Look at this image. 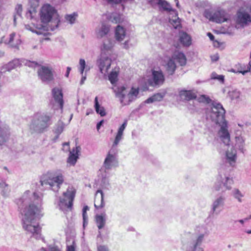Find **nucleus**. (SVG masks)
I'll return each mask as SVG.
<instances>
[{"instance_id":"1","label":"nucleus","mask_w":251,"mask_h":251,"mask_svg":"<svg viewBox=\"0 0 251 251\" xmlns=\"http://www.w3.org/2000/svg\"><path fill=\"white\" fill-rule=\"evenodd\" d=\"M33 200L28 201L24 195L20 199L18 204L20 212L23 216L22 225L24 229L34 235L40 234L41 227L34 221L40 218L42 210V200L36 193L33 194Z\"/></svg>"},{"instance_id":"2","label":"nucleus","mask_w":251,"mask_h":251,"mask_svg":"<svg viewBox=\"0 0 251 251\" xmlns=\"http://www.w3.org/2000/svg\"><path fill=\"white\" fill-rule=\"evenodd\" d=\"M40 18L43 24L32 25H25V28L32 32L36 33L38 35H45L49 30V23H52V18H55L54 22L57 24L59 20L56 10L50 5L48 4H44L41 8L40 11Z\"/></svg>"},{"instance_id":"3","label":"nucleus","mask_w":251,"mask_h":251,"mask_svg":"<svg viewBox=\"0 0 251 251\" xmlns=\"http://www.w3.org/2000/svg\"><path fill=\"white\" fill-rule=\"evenodd\" d=\"M225 110L220 103L213 104L211 107L210 117L211 120L221 126L219 131L220 138L225 145L230 142V134L227 130V122L225 119Z\"/></svg>"},{"instance_id":"4","label":"nucleus","mask_w":251,"mask_h":251,"mask_svg":"<svg viewBox=\"0 0 251 251\" xmlns=\"http://www.w3.org/2000/svg\"><path fill=\"white\" fill-rule=\"evenodd\" d=\"M113 84L116 96L120 99L121 103L123 105L129 104L135 100L139 94L140 89L138 87L132 86L130 87L127 84L116 86L115 84L119 79H109Z\"/></svg>"},{"instance_id":"5","label":"nucleus","mask_w":251,"mask_h":251,"mask_svg":"<svg viewBox=\"0 0 251 251\" xmlns=\"http://www.w3.org/2000/svg\"><path fill=\"white\" fill-rule=\"evenodd\" d=\"M76 194L75 189L72 186H69L66 192L63 193V198L59 200L60 204L71 210Z\"/></svg>"},{"instance_id":"6","label":"nucleus","mask_w":251,"mask_h":251,"mask_svg":"<svg viewBox=\"0 0 251 251\" xmlns=\"http://www.w3.org/2000/svg\"><path fill=\"white\" fill-rule=\"evenodd\" d=\"M51 117L49 115H44L39 117L38 119V123L35 121H32L30 125V128L36 130L38 132H43L51 124Z\"/></svg>"},{"instance_id":"7","label":"nucleus","mask_w":251,"mask_h":251,"mask_svg":"<svg viewBox=\"0 0 251 251\" xmlns=\"http://www.w3.org/2000/svg\"><path fill=\"white\" fill-rule=\"evenodd\" d=\"M40 182L42 186L49 184L53 190V187L56 185V191H58L60 188V185L64 182V176L61 173H56L52 176H50L47 178L41 180Z\"/></svg>"},{"instance_id":"8","label":"nucleus","mask_w":251,"mask_h":251,"mask_svg":"<svg viewBox=\"0 0 251 251\" xmlns=\"http://www.w3.org/2000/svg\"><path fill=\"white\" fill-rule=\"evenodd\" d=\"M235 23L237 28L248 26L251 24V16L245 10L240 9L237 13Z\"/></svg>"},{"instance_id":"9","label":"nucleus","mask_w":251,"mask_h":251,"mask_svg":"<svg viewBox=\"0 0 251 251\" xmlns=\"http://www.w3.org/2000/svg\"><path fill=\"white\" fill-rule=\"evenodd\" d=\"M112 63L111 59L108 56V54H100L97 59V64L99 67L100 72L104 76H107L108 71L110 68Z\"/></svg>"},{"instance_id":"10","label":"nucleus","mask_w":251,"mask_h":251,"mask_svg":"<svg viewBox=\"0 0 251 251\" xmlns=\"http://www.w3.org/2000/svg\"><path fill=\"white\" fill-rule=\"evenodd\" d=\"M205 16L209 20L221 23L227 21L229 19V16L224 10H219L216 11L213 14L209 11L205 12Z\"/></svg>"},{"instance_id":"11","label":"nucleus","mask_w":251,"mask_h":251,"mask_svg":"<svg viewBox=\"0 0 251 251\" xmlns=\"http://www.w3.org/2000/svg\"><path fill=\"white\" fill-rule=\"evenodd\" d=\"M115 45V41L111 38H107L103 40L100 47V53L109 54L111 52Z\"/></svg>"},{"instance_id":"12","label":"nucleus","mask_w":251,"mask_h":251,"mask_svg":"<svg viewBox=\"0 0 251 251\" xmlns=\"http://www.w3.org/2000/svg\"><path fill=\"white\" fill-rule=\"evenodd\" d=\"M91 67L86 64L84 59L80 58L77 65V69L80 75L81 78H86L87 73L90 70Z\"/></svg>"},{"instance_id":"13","label":"nucleus","mask_w":251,"mask_h":251,"mask_svg":"<svg viewBox=\"0 0 251 251\" xmlns=\"http://www.w3.org/2000/svg\"><path fill=\"white\" fill-rule=\"evenodd\" d=\"M110 26L104 23H102L97 28L96 34L98 38H102L106 36L110 31Z\"/></svg>"},{"instance_id":"14","label":"nucleus","mask_w":251,"mask_h":251,"mask_svg":"<svg viewBox=\"0 0 251 251\" xmlns=\"http://www.w3.org/2000/svg\"><path fill=\"white\" fill-rule=\"evenodd\" d=\"M103 197L104 194L102 190H97L95 194L94 201V206L96 209H101L104 206Z\"/></svg>"},{"instance_id":"15","label":"nucleus","mask_w":251,"mask_h":251,"mask_svg":"<svg viewBox=\"0 0 251 251\" xmlns=\"http://www.w3.org/2000/svg\"><path fill=\"white\" fill-rule=\"evenodd\" d=\"M80 147L76 146L73 148L70 152L69 156L67 159V162L72 165H75L78 158L79 153L80 151Z\"/></svg>"},{"instance_id":"16","label":"nucleus","mask_w":251,"mask_h":251,"mask_svg":"<svg viewBox=\"0 0 251 251\" xmlns=\"http://www.w3.org/2000/svg\"><path fill=\"white\" fill-rule=\"evenodd\" d=\"M39 76L44 78H50L53 76V70L51 67L42 66L38 70Z\"/></svg>"},{"instance_id":"17","label":"nucleus","mask_w":251,"mask_h":251,"mask_svg":"<svg viewBox=\"0 0 251 251\" xmlns=\"http://www.w3.org/2000/svg\"><path fill=\"white\" fill-rule=\"evenodd\" d=\"M179 96L181 100L187 101L196 99L197 98L196 93L193 90H181L179 92Z\"/></svg>"},{"instance_id":"18","label":"nucleus","mask_w":251,"mask_h":251,"mask_svg":"<svg viewBox=\"0 0 251 251\" xmlns=\"http://www.w3.org/2000/svg\"><path fill=\"white\" fill-rule=\"evenodd\" d=\"M172 59L175 62H176L181 66H184L186 64L187 59L184 54L181 52H175L171 57Z\"/></svg>"},{"instance_id":"19","label":"nucleus","mask_w":251,"mask_h":251,"mask_svg":"<svg viewBox=\"0 0 251 251\" xmlns=\"http://www.w3.org/2000/svg\"><path fill=\"white\" fill-rule=\"evenodd\" d=\"M52 93L55 101L59 104L60 108L62 109L64 104L62 90L59 88H54L52 89Z\"/></svg>"},{"instance_id":"20","label":"nucleus","mask_w":251,"mask_h":251,"mask_svg":"<svg viewBox=\"0 0 251 251\" xmlns=\"http://www.w3.org/2000/svg\"><path fill=\"white\" fill-rule=\"evenodd\" d=\"M39 0H29L30 9L26 14L27 18L32 19L36 13V9L39 6Z\"/></svg>"},{"instance_id":"21","label":"nucleus","mask_w":251,"mask_h":251,"mask_svg":"<svg viewBox=\"0 0 251 251\" xmlns=\"http://www.w3.org/2000/svg\"><path fill=\"white\" fill-rule=\"evenodd\" d=\"M126 36V30L125 28L118 25L115 29L114 37L118 42L123 41Z\"/></svg>"},{"instance_id":"22","label":"nucleus","mask_w":251,"mask_h":251,"mask_svg":"<svg viewBox=\"0 0 251 251\" xmlns=\"http://www.w3.org/2000/svg\"><path fill=\"white\" fill-rule=\"evenodd\" d=\"M4 42L6 44L14 48H17L21 43L20 37L16 35L15 33L10 34L8 39L5 40Z\"/></svg>"},{"instance_id":"23","label":"nucleus","mask_w":251,"mask_h":251,"mask_svg":"<svg viewBox=\"0 0 251 251\" xmlns=\"http://www.w3.org/2000/svg\"><path fill=\"white\" fill-rule=\"evenodd\" d=\"M251 70V61H250L247 66L243 64H238L236 65L235 68L232 69L231 72L235 73H241L245 75L246 73L249 72Z\"/></svg>"},{"instance_id":"24","label":"nucleus","mask_w":251,"mask_h":251,"mask_svg":"<svg viewBox=\"0 0 251 251\" xmlns=\"http://www.w3.org/2000/svg\"><path fill=\"white\" fill-rule=\"evenodd\" d=\"M149 81L148 83H146L142 87V90L143 91H146L149 90V86H152L153 87H157L160 85H162L164 79H148Z\"/></svg>"},{"instance_id":"25","label":"nucleus","mask_w":251,"mask_h":251,"mask_svg":"<svg viewBox=\"0 0 251 251\" xmlns=\"http://www.w3.org/2000/svg\"><path fill=\"white\" fill-rule=\"evenodd\" d=\"M179 41L185 47H189L191 45V37L185 32H180L179 33Z\"/></svg>"},{"instance_id":"26","label":"nucleus","mask_w":251,"mask_h":251,"mask_svg":"<svg viewBox=\"0 0 251 251\" xmlns=\"http://www.w3.org/2000/svg\"><path fill=\"white\" fill-rule=\"evenodd\" d=\"M150 2L152 4L156 3L160 5L164 10L170 12L171 13H172L173 11H175L172 9L168 2L163 0H150Z\"/></svg>"},{"instance_id":"27","label":"nucleus","mask_w":251,"mask_h":251,"mask_svg":"<svg viewBox=\"0 0 251 251\" xmlns=\"http://www.w3.org/2000/svg\"><path fill=\"white\" fill-rule=\"evenodd\" d=\"M233 181L232 179L228 177H226L225 179H223L222 182L218 181V183L215 187V190L219 191L222 185L225 186L226 189H229L231 188V186L233 184Z\"/></svg>"},{"instance_id":"28","label":"nucleus","mask_w":251,"mask_h":251,"mask_svg":"<svg viewBox=\"0 0 251 251\" xmlns=\"http://www.w3.org/2000/svg\"><path fill=\"white\" fill-rule=\"evenodd\" d=\"M127 125V121H125L121 126L119 128L118 132L115 137L114 141L113 144V147L116 146L119 143L120 141L122 138L124 130H125L126 126Z\"/></svg>"},{"instance_id":"29","label":"nucleus","mask_w":251,"mask_h":251,"mask_svg":"<svg viewBox=\"0 0 251 251\" xmlns=\"http://www.w3.org/2000/svg\"><path fill=\"white\" fill-rule=\"evenodd\" d=\"M226 158L231 166H234L236 159V151L235 149L232 148L228 150L226 153Z\"/></svg>"},{"instance_id":"30","label":"nucleus","mask_w":251,"mask_h":251,"mask_svg":"<svg viewBox=\"0 0 251 251\" xmlns=\"http://www.w3.org/2000/svg\"><path fill=\"white\" fill-rule=\"evenodd\" d=\"M166 92L164 93H157L153 94L151 97L147 99L145 102L147 103H152L155 101H161L165 97Z\"/></svg>"},{"instance_id":"31","label":"nucleus","mask_w":251,"mask_h":251,"mask_svg":"<svg viewBox=\"0 0 251 251\" xmlns=\"http://www.w3.org/2000/svg\"><path fill=\"white\" fill-rule=\"evenodd\" d=\"M173 16L172 17H170L169 22L170 24L174 26L176 29L180 27V21L179 18L177 17V14L176 11H173L172 13Z\"/></svg>"},{"instance_id":"32","label":"nucleus","mask_w":251,"mask_h":251,"mask_svg":"<svg viewBox=\"0 0 251 251\" xmlns=\"http://www.w3.org/2000/svg\"><path fill=\"white\" fill-rule=\"evenodd\" d=\"M115 160V155L108 152L104 161V166L105 168L106 169H110L112 163L114 162Z\"/></svg>"},{"instance_id":"33","label":"nucleus","mask_w":251,"mask_h":251,"mask_svg":"<svg viewBox=\"0 0 251 251\" xmlns=\"http://www.w3.org/2000/svg\"><path fill=\"white\" fill-rule=\"evenodd\" d=\"M176 68V66L175 62L173 61V59H172L171 58L169 59L166 65V69L167 73L170 75H173L174 73Z\"/></svg>"},{"instance_id":"34","label":"nucleus","mask_w":251,"mask_h":251,"mask_svg":"<svg viewBox=\"0 0 251 251\" xmlns=\"http://www.w3.org/2000/svg\"><path fill=\"white\" fill-rule=\"evenodd\" d=\"M95 221L99 229L102 228L104 226L105 224L104 215H97L95 217Z\"/></svg>"},{"instance_id":"35","label":"nucleus","mask_w":251,"mask_h":251,"mask_svg":"<svg viewBox=\"0 0 251 251\" xmlns=\"http://www.w3.org/2000/svg\"><path fill=\"white\" fill-rule=\"evenodd\" d=\"M95 108L96 112L99 114L101 116H104L106 115L105 110L103 107H100L98 101V97L95 99Z\"/></svg>"},{"instance_id":"36","label":"nucleus","mask_w":251,"mask_h":251,"mask_svg":"<svg viewBox=\"0 0 251 251\" xmlns=\"http://www.w3.org/2000/svg\"><path fill=\"white\" fill-rule=\"evenodd\" d=\"M66 251H76V244L74 238L67 240Z\"/></svg>"},{"instance_id":"37","label":"nucleus","mask_w":251,"mask_h":251,"mask_svg":"<svg viewBox=\"0 0 251 251\" xmlns=\"http://www.w3.org/2000/svg\"><path fill=\"white\" fill-rule=\"evenodd\" d=\"M21 65V61L19 59H14L12 61L9 62L6 65V68L8 71H11L12 69H15L20 67Z\"/></svg>"},{"instance_id":"38","label":"nucleus","mask_w":251,"mask_h":251,"mask_svg":"<svg viewBox=\"0 0 251 251\" xmlns=\"http://www.w3.org/2000/svg\"><path fill=\"white\" fill-rule=\"evenodd\" d=\"M150 73L152 74L153 78H163L164 77L163 72L160 69H152Z\"/></svg>"},{"instance_id":"39","label":"nucleus","mask_w":251,"mask_h":251,"mask_svg":"<svg viewBox=\"0 0 251 251\" xmlns=\"http://www.w3.org/2000/svg\"><path fill=\"white\" fill-rule=\"evenodd\" d=\"M203 238V235L201 234L199 236L198 238L197 239L196 242L194 243L193 251H196V250H199V251H203L202 249L200 247H198V245L200 244L202 242V240Z\"/></svg>"},{"instance_id":"40","label":"nucleus","mask_w":251,"mask_h":251,"mask_svg":"<svg viewBox=\"0 0 251 251\" xmlns=\"http://www.w3.org/2000/svg\"><path fill=\"white\" fill-rule=\"evenodd\" d=\"M120 72L119 67H115L112 69V71L107 75L108 76V78H117L118 76L119 73Z\"/></svg>"},{"instance_id":"41","label":"nucleus","mask_w":251,"mask_h":251,"mask_svg":"<svg viewBox=\"0 0 251 251\" xmlns=\"http://www.w3.org/2000/svg\"><path fill=\"white\" fill-rule=\"evenodd\" d=\"M77 17V14L76 13H74L72 14L66 15L65 19L68 23L70 24H73L75 23Z\"/></svg>"},{"instance_id":"42","label":"nucleus","mask_w":251,"mask_h":251,"mask_svg":"<svg viewBox=\"0 0 251 251\" xmlns=\"http://www.w3.org/2000/svg\"><path fill=\"white\" fill-rule=\"evenodd\" d=\"M111 21L116 24L120 23L123 21V19L121 15L114 14L111 17Z\"/></svg>"},{"instance_id":"43","label":"nucleus","mask_w":251,"mask_h":251,"mask_svg":"<svg viewBox=\"0 0 251 251\" xmlns=\"http://www.w3.org/2000/svg\"><path fill=\"white\" fill-rule=\"evenodd\" d=\"M15 9H16V15H15L14 17V21L15 23L16 22V19L17 18V17L18 16L20 17L21 15V13H22V9H23L22 5L20 4L17 5Z\"/></svg>"},{"instance_id":"44","label":"nucleus","mask_w":251,"mask_h":251,"mask_svg":"<svg viewBox=\"0 0 251 251\" xmlns=\"http://www.w3.org/2000/svg\"><path fill=\"white\" fill-rule=\"evenodd\" d=\"M198 101L200 102L209 103H210L211 100L208 97L206 96L205 95H201L198 98Z\"/></svg>"},{"instance_id":"45","label":"nucleus","mask_w":251,"mask_h":251,"mask_svg":"<svg viewBox=\"0 0 251 251\" xmlns=\"http://www.w3.org/2000/svg\"><path fill=\"white\" fill-rule=\"evenodd\" d=\"M89 208L88 206H84L83 208V212H82V216H83V219L84 221V223L87 220V211L88 210Z\"/></svg>"},{"instance_id":"46","label":"nucleus","mask_w":251,"mask_h":251,"mask_svg":"<svg viewBox=\"0 0 251 251\" xmlns=\"http://www.w3.org/2000/svg\"><path fill=\"white\" fill-rule=\"evenodd\" d=\"M25 64L26 66H27L29 67H31V68H35L38 65L37 63H36L35 62L30 61H26Z\"/></svg>"},{"instance_id":"47","label":"nucleus","mask_w":251,"mask_h":251,"mask_svg":"<svg viewBox=\"0 0 251 251\" xmlns=\"http://www.w3.org/2000/svg\"><path fill=\"white\" fill-rule=\"evenodd\" d=\"M235 197L239 201H241V198L242 197V195L240 193V191L238 190H236L235 191V194H234Z\"/></svg>"},{"instance_id":"48","label":"nucleus","mask_w":251,"mask_h":251,"mask_svg":"<svg viewBox=\"0 0 251 251\" xmlns=\"http://www.w3.org/2000/svg\"><path fill=\"white\" fill-rule=\"evenodd\" d=\"M225 76L223 75H218L215 73H213L211 74V78H224Z\"/></svg>"},{"instance_id":"49","label":"nucleus","mask_w":251,"mask_h":251,"mask_svg":"<svg viewBox=\"0 0 251 251\" xmlns=\"http://www.w3.org/2000/svg\"><path fill=\"white\" fill-rule=\"evenodd\" d=\"M98 251H108V249L105 246L100 245L98 247Z\"/></svg>"},{"instance_id":"50","label":"nucleus","mask_w":251,"mask_h":251,"mask_svg":"<svg viewBox=\"0 0 251 251\" xmlns=\"http://www.w3.org/2000/svg\"><path fill=\"white\" fill-rule=\"evenodd\" d=\"M223 201V199L222 198H220L219 199H218L214 203V206H213V209L214 210H215V209H216V208L218 206V205L221 203Z\"/></svg>"},{"instance_id":"51","label":"nucleus","mask_w":251,"mask_h":251,"mask_svg":"<svg viewBox=\"0 0 251 251\" xmlns=\"http://www.w3.org/2000/svg\"><path fill=\"white\" fill-rule=\"evenodd\" d=\"M63 130V126H58L55 129V133L58 135L60 134Z\"/></svg>"},{"instance_id":"52","label":"nucleus","mask_w":251,"mask_h":251,"mask_svg":"<svg viewBox=\"0 0 251 251\" xmlns=\"http://www.w3.org/2000/svg\"><path fill=\"white\" fill-rule=\"evenodd\" d=\"M123 48L127 50L129 48V41L126 40L123 44Z\"/></svg>"},{"instance_id":"53","label":"nucleus","mask_w":251,"mask_h":251,"mask_svg":"<svg viewBox=\"0 0 251 251\" xmlns=\"http://www.w3.org/2000/svg\"><path fill=\"white\" fill-rule=\"evenodd\" d=\"M211 58L213 61H216L219 59V56L218 54H214L211 56Z\"/></svg>"},{"instance_id":"54","label":"nucleus","mask_w":251,"mask_h":251,"mask_svg":"<svg viewBox=\"0 0 251 251\" xmlns=\"http://www.w3.org/2000/svg\"><path fill=\"white\" fill-rule=\"evenodd\" d=\"M108 2L111 3H118L121 2L122 0H107Z\"/></svg>"},{"instance_id":"55","label":"nucleus","mask_w":251,"mask_h":251,"mask_svg":"<svg viewBox=\"0 0 251 251\" xmlns=\"http://www.w3.org/2000/svg\"><path fill=\"white\" fill-rule=\"evenodd\" d=\"M207 36L209 37V38H210V39L211 40L213 41V40H214V35H213L212 34H211V33L208 32V33H207Z\"/></svg>"},{"instance_id":"56","label":"nucleus","mask_w":251,"mask_h":251,"mask_svg":"<svg viewBox=\"0 0 251 251\" xmlns=\"http://www.w3.org/2000/svg\"><path fill=\"white\" fill-rule=\"evenodd\" d=\"M102 123H103V121H100V122H99L97 124V128L98 130H99L100 129V126L102 124Z\"/></svg>"},{"instance_id":"57","label":"nucleus","mask_w":251,"mask_h":251,"mask_svg":"<svg viewBox=\"0 0 251 251\" xmlns=\"http://www.w3.org/2000/svg\"><path fill=\"white\" fill-rule=\"evenodd\" d=\"M63 146H67L68 147V149L70 148V143L69 142H65L62 144Z\"/></svg>"},{"instance_id":"58","label":"nucleus","mask_w":251,"mask_h":251,"mask_svg":"<svg viewBox=\"0 0 251 251\" xmlns=\"http://www.w3.org/2000/svg\"><path fill=\"white\" fill-rule=\"evenodd\" d=\"M50 251H61L57 248H53L51 249Z\"/></svg>"},{"instance_id":"59","label":"nucleus","mask_w":251,"mask_h":251,"mask_svg":"<svg viewBox=\"0 0 251 251\" xmlns=\"http://www.w3.org/2000/svg\"><path fill=\"white\" fill-rule=\"evenodd\" d=\"M233 93H235L236 94V98H238L239 97V94L238 92L234 91Z\"/></svg>"},{"instance_id":"60","label":"nucleus","mask_w":251,"mask_h":251,"mask_svg":"<svg viewBox=\"0 0 251 251\" xmlns=\"http://www.w3.org/2000/svg\"><path fill=\"white\" fill-rule=\"evenodd\" d=\"M175 1L176 2V5L177 7H179V2H178V0H175Z\"/></svg>"},{"instance_id":"61","label":"nucleus","mask_w":251,"mask_h":251,"mask_svg":"<svg viewBox=\"0 0 251 251\" xmlns=\"http://www.w3.org/2000/svg\"><path fill=\"white\" fill-rule=\"evenodd\" d=\"M69 73H70V72L67 71L66 73V75H65V76L67 77H68Z\"/></svg>"},{"instance_id":"62","label":"nucleus","mask_w":251,"mask_h":251,"mask_svg":"<svg viewBox=\"0 0 251 251\" xmlns=\"http://www.w3.org/2000/svg\"><path fill=\"white\" fill-rule=\"evenodd\" d=\"M71 70V68L70 67H68L67 69V71L70 72Z\"/></svg>"},{"instance_id":"63","label":"nucleus","mask_w":251,"mask_h":251,"mask_svg":"<svg viewBox=\"0 0 251 251\" xmlns=\"http://www.w3.org/2000/svg\"><path fill=\"white\" fill-rule=\"evenodd\" d=\"M239 222L241 224H243L244 223V220H239Z\"/></svg>"},{"instance_id":"64","label":"nucleus","mask_w":251,"mask_h":251,"mask_svg":"<svg viewBox=\"0 0 251 251\" xmlns=\"http://www.w3.org/2000/svg\"><path fill=\"white\" fill-rule=\"evenodd\" d=\"M247 232L248 233V234H251V230H248L247 231Z\"/></svg>"}]
</instances>
